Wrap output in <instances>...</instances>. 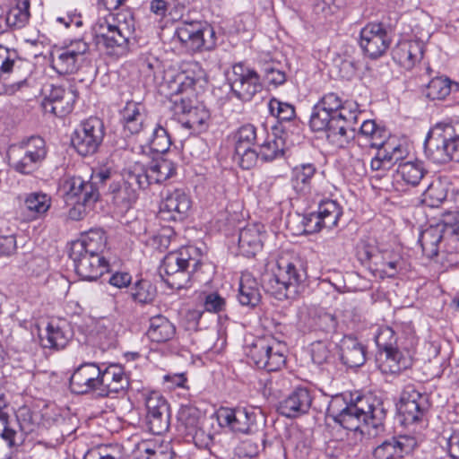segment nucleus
Segmentation results:
<instances>
[{
	"instance_id": "obj_22",
	"label": "nucleus",
	"mask_w": 459,
	"mask_h": 459,
	"mask_svg": "<svg viewBox=\"0 0 459 459\" xmlns=\"http://www.w3.org/2000/svg\"><path fill=\"white\" fill-rule=\"evenodd\" d=\"M76 273L85 281H96L108 270V263L102 255L84 254L78 255L70 252Z\"/></svg>"
},
{
	"instance_id": "obj_62",
	"label": "nucleus",
	"mask_w": 459,
	"mask_h": 459,
	"mask_svg": "<svg viewBox=\"0 0 459 459\" xmlns=\"http://www.w3.org/2000/svg\"><path fill=\"white\" fill-rule=\"evenodd\" d=\"M145 407L147 412L167 411L169 410L165 398L158 392H151L145 397Z\"/></svg>"
},
{
	"instance_id": "obj_44",
	"label": "nucleus",
	"mask_w": 459,
	"mask_h": 459,
	"mask_svg": "<svg viewBox=\"0 0 459 459\" xmlns=\"http://www.w3.org/2000/svg\"><path fill=\"white\" fill-rule=\"evenodd\" d=\"M30 0H16L5 16L7 26L13 30L24 28L30 18Z\"/></svg>"
},
{
	"instance_id": "obj_21",
	"label": "nucleus",
	"mask_w": 459,
	"mask_h": 459,
	"mask_svg": "<svg viewBox=\"0 0 459 459\" xmlns=\"http://www.w3.org/2000/svg\"><path fill=\"white\" fill-rule=\"evenodd\" d=\"M174 109L177 114H181L182 126L194 134H200L206 130L210 112L204 106L193 107L190 101L184 99L174 100Z\"/></svg>"
},
{
	"instance_id": "obj_56",
	"label": "nucleus",
	"mask_w": 459,
	"mask_h": 459,
	"mask_svg": "<svg viewBox=\"0 0 459 459\" xmlns=\"http://www.w3.org/2000/svg\"><path fill=\"white\" fill-rule=\"evenodd\" d=\"M171 141L167 129L158 124L154 127L150 140L151 149L157 153H164L169 149Z\"/></svg>"
},
{
	"instance_id": "obj_40",
	"label": "nucleus",
	"mask_w": 459,
	"mask_h": 459,
	"mask_svg": "<svg viewBox=\"0 0 459 459\" xmlns=\"http://www.w3.org/2000/svg\"><path fill=\"white\" fill-rule=\"evenodd\" d=\"M287 142L284 128L273 127V135L260 146V158L264 161H272L284 154Z\"/></svg>"
},
{
	"instance_id": "obj_12",
	"label": "nucleus",
	"mask_w": 459,
	"mask_h": 459,
	"mask_svg": "<svg viewBox=\"0 0 459 459\" xmlns=\"http://www.w3.org/2000/svg\"><path fill=\"white\" fill-rule=\"evenodd\" d=\"M246 354L258 368L277 371L286 362L284 347L273 340L259 338L247 347Z\"/></svg>"
},
{
	"instance_id": "obj_51",
	"label": "nucleus",
	"mask_w": 459,
	"mask_h": 459,
	"mask_svg": "<svg viewBox=\"0 0 459 459\" xmlns=\"http://www.w3.org/2000/svg\"><path fill=\"white\" fill-rule=\"evenodd\" d=\"M452 82L445 76L433 78L427 86V97L431 100H444L451 92Z\"/></svg>"
},
{
	"instance_id": "obj_11",
	"label": "nucleus",
	"mask_w": 459,
	"mask_h": 459,
	"mask_svg": "<svg viewBox=\"0 0 459 459\" xmlns=\"http://www.w3.org/2000/svg\"><path fill=\"white\" fill-rule=\"evenodd\" d=\"M204 419L203 412L192 405H183L178 412V433L199 448H206L212 441V436L203 427Z\"/></svg>"
},
{
	"instance_id": "obj_1",
	"label": "nucleus",
	"mask_w": 459,
	"mask_h": 459,
	"mask_svg": "<svg viewBox=\"0 0 459 459\" xmlns=\"http://www.w3.org/2000/svg\"><path fill=\"white\" fill-rule=\"evenodd\" d=\"M359 106L343 100L334 92L325 94L314 106L309 126L313 131H327V138L343 148L355 136V126L359 115Z\"/></svg>"
},
{
	"instance_id": "obj_15",
	"label": "nucleus",
	"mask_w": 459,
	"mask_h": 459,
	"mask_svg": "<svg viewBox=\"0 0 459 459\" xmlns=\"http://www.w3.org/2000/svg\"><path fill=\"white\" fill-rule=\"evenodd\" d=\"M228 80L232 93L238 99L244 101L251 100L263 88L260 75L257 72L242 63L232 66V71Z\"/></svg>"
},
{
	"instance_id": "obj_47",
	"label": "nucleus",
	"mask_w": 459,
	"mask_h": 459,
	"mask_svg": "<svg viewBox=\"0 0 459 459\" xmlns=\"http://www.w3.org/2000/svg\"><path fill=\"white\" fill-rule=\"evenodd\" d=\"M318 310L319 307L316 306L306 304L299 306L296 314L298 328L304 333L315 331Z\"/></svg>"
},
{
	"instance_id": "obj_45",
	"label": "nucleus",
	"mask_w": 459,
	"mask_h": 459,
	"mask_svg": "<svg viewBox=\"0 0 459 459\" xmlns=\"http://www.w3.org/2000/svg\"><path fill=\"white\" fill-rule=\"evenodd\" d=\"M26 62L21 58L13 48L0 45V78H6L13 73L19 72Z\"/></svg>"
},
{
	"instance_id": "obj_25",
	"label": "nucleus",
	"mask_w": 459,
	"mask_h": 459,
	"mask_svg": "<svg viewBox=\"0 0 459 459\" xmlns=\"http://www.w3.org/2000/svg\"><path fill=\"white\" fill-rule=\"evenodd\" d=\"M377 367L383 374L398 375L411 365L410 352L402 345L386 351H378Z\"/></svg>"
},
{
	"instance_id": "obj_18",
	"label": "nucleus",
	"mask_w": 459,
	"mask_h": 459,
	"mask_svg": "<svg viewBox=\"0 0 459 459\" xmlns=\"http://www.w3.org/2000/svg\"><path fill=\"white\" fill-rule=\"evenodd\" d=\"M359 44L370 58H377L389 48L391 37L383 24L369 22L360 30Z\"/></svg>"
},
{
	"instance_id": "obj_57",
	"label": "nucleus",
	"mask_w": 459,
	"mask_h": 459,
	"mask_svg": "<svg viewBox=\"0 0 459 459\" xmlns=\"http://www.w3.org/2000/svg\"><path fill=\"white\" fill-rule=\"evenodd\" d=\"M25 205L29 211L42 214L50 207V197L43 193H30L25 199Z\"/></svg>"
},
{
	"instance_id": "obj_54",
	"label": "nucleus",
	"mask_w": 459,
	"mask_h": 459,
	"mask_svg": "<svg viewBox=\"0 0 459 459\" xmlns=\"http://www.w3.org/2000/svg\"><path fill=\"white\" fill-rule=\"evenodd\" d=\"M361 259L370 262L376 266V271L379 272V268L385 265V259L390 256L391 253L388 251H380L377 247L370 244H364L359 251Z\"/></svg>"
},
{
	"instance_id": "obj_48",
	"label": "nucleus",
	"mask_w": 459,
	"mask_h": 459,
	"mask_svg": "<svg viewBox=\"0 0 459 459\" xmlns=\"http://www.w3.org/2000/svg\"><path fill=\"white\" fill-rule=\"evenodd\" d=\"M93 331L103 346L112 344L117 336L116 324L111 318L103 317L99 319L94 325Z\"/></svg>"
},
{
	"instance_id": "obj_26",
	"label": "nucleus",
	"mask_w": 459,
	"mask_h": 459,
	"mask_svg": "<svg viewBox=\"0 0 459 459\" xmlns=\"http://www.w3.org/2000/svg\"><path fill=\"white\" fill-rule=\"evenodd\" d=\"M416 446V439L411 436L394 437L378 445L373 451V456L376 459L402 458L411 453Z\"/></svg>"
},
{
	"instance_id": "obj_49",
	"label": "nucleus",
	"mask_w": 459,
	"mask_h": 459,
	"mask_svg": "<svg viewBox=\"0 0 459 459\" xmlns=\"http://www.w3.org/2000/svg\"><path fill=\"white\" fill-rule=\"evenodd\" d=\"M156 296V288L147 280H139L131 288L132 299L141 304L152 302Z\"/></svg>"
},
{
	"instance_id": "obj_14",
	"label": "nucleus",
	"mask_w": 459,
	"mask_h": 459,
	"mask_svg": "<svg viewBox=\"0 0 459 459\" xmlns=\"http://www.w3.org/2000/svg\"><path fill=\"white\" fill-rule=\"evenodd\" d=\"M175 34L191 51L210 50L216 44L213 28L200 22H181L178 25Z\"/></svg>"
},
{
	"instance_id": "obj_63",
	"label": "nucleus",
	"mask_w": 459,
	"mask_h": 459,
	"mask_svg": "<svg viewBox=\"0 0 459 459\" xmlns=\"http://www.w3.org/2000/svg\"><path fill=\"white\" fill-rule=\"evenodd\" d=\"M240 459H255L259 454V446L252 439H245L236 448Z\"/></svg>"
},
{
	"instance_id": "obj_32",
	"label": "nucleus",
	"mask_w": 459,
	"mask_h": 459,
	"mask_svg": "<svg viewBox=\"0 0 459 459\" xmlns=\"http://www.w3.org/2000/svg\"><path fill=\"white\" fill-rule=\"evenodd\" d=\"M341 360L350 368H358L366 361L365 347L351 335H345L339 343Z\"/></svg>"
},
{
	"instance_id": "obj_6",
	"label": "nucleus",
	"mask_w": 459,
	"mask_h": 459,
	"mask_svg": "<svg viewBox=\"0 0 459 459\" xmlns=\"http://www.w3.org/2000/svg\"><path fill=\"white\" fill-rule=\"evenodd\" d=\"M48 154L45 140L39 135L25 137L7 149L9 165L16 172L30 175L43 163Z\"/></svg>"
},
{
	"instance_id": "obj_13",
	"label": "nucleus",
	"mask_w": 459,
	"mask_h": 459,
	"mask_svg": "<svg viewBox=\"0 0 459 459\" xmlns=\"http://www.w3.org/2000/svg\"><path fill=\"white\" fill-rule=\"evenodd\" d=\"M262 418L261 410L252 406L221 408L217 412V420L221 427L245 434L255 431L258 420Z\"/></svg>"
},
{
	"instance_id": "obj_55",
	"label": "nucleus",
	"mask_w": 459,
	"mask_h": 459,
	"mask_svg": "<svg viewBox=\"0 0 459 459\" xmlns=\"http://www.w3.org/2000/svg\"><path fill=\"white\" fill-rule=\"evenodd\" d=\"M149 429L155 435L166 432L169 427V410L146 413Z\"/></svg>"
},
{
	"instance_id": "obj_53",
	"label": "nucleus",
	"mask_w": 459,
	"mask_h": 459,
	"mask_svg": "<svg viewBox=\"0 0 459 459\" xmlns=\"http://www.w3.org/2000/svg\"><path fill=\"white\" fill-rule=\"evenodd\" d=\"M256 140V130L253 125L247 124L240 126L233 134L234 149L240 150L253 148Z\"/></svg>"
},
{
	"instance_id": "obj_9",
	"label": "nucleus",
	"mask_w": 459,
	"mask_h": 459,
	"mask_svg": "<svg viewBox=\"0 0 459 459\" xmlns=\"http://www.w3.org/2000/svg\"><path fill=\"white\" fill-rule=\"evenodd\" d=\"M176 172L173 161L158 158L152 160L147 166L136 161L128 166L127 179L136 183L139 188L145 189L152 184H160L170 178Z\"/></svg>"
},
{
	"instance_id": "obj_29",
	"label": "nucleus",
	"mask_w": 459,
	"mask_h": 459,
	"mask_svg": "<svg viewBox=\"0 0 459 459\" xmlns=\"http://www.w3.org/2000/svg\"><path fill=\"white\" fill-rule=\"evenodd\" d=\"M72 337L73 332L68 322L52 320L48 324L40 340L43 347L59 350L64 349Z\"/></svg>"
},
{
	"instance_id": "obj_23",
	"label": "nucleus",
	"mask_w": 459,
	"mask_h": 459,
	"mask_svg": "<svg viewBox=\"0 0 459 459\" xmlns=\"http://www.w3.org/2000/svg\"><path fill=\"white\" fill-rule=\"evenodd\" d=\"M100 368L95 363L80 365L70 377V387L74 393L87 394L99 391Z\"/></svg>"
},
{
	"instance_id": "obj_37",
	"label": "nucleus",
	"mask_w": 459,
	"mask_h": 459,
	"mask_svg": "<svg viewBox=\"0 0 459 459\" xmlns=\"http://www.w3.org/2000/svg\"><path fill=\"white\" fill-rule=\"evenodd\" d=\"M428 173L422 161L401 162L395 171L394 180L397 184L416 186Z\"/></svg>"
},
{
	"instance_id": "obj_36",
	"label": "nucleus",
	"mask_w": 459,
	"mask_h": 459,
	"mask_svg": "<svg viewBox=\"0 0 459 459\" xmlns=\"http://www.w3.org/2000/svg\"><path fill=\"white\" fill-rule=\"evenodd\" d=\"M261 286L250 273H243L239 280L238 300L240 305L255 307L261 302Z\"/></svg>"
},
{
	"instance_id": "obj_28",
	"label": "nucleus",
	"mask_w": 459,
	"mask_h": 459,
	"mask_svg": "<svg viewBox=\"0 0 459 459\" xmlns=\"http://www.w3.org/2000/svg\"><path fill=\"white\" fill-rule=\"evenodd\" d=\"M312 404V396L308 389L299 387L280 402L279 412L288 418H296L306 414Z\"/></svg>"
},
{
	"instance_id": "obj_39",
	"label": "nucleus",
	"mask_w": 459,
	"mask_h": 459,
	"mask_svg": "<svg viewBox=\"0 0 459 459\" xmlns=\"http://www.w3.org/2000/svg\"><path fill=\"white\" fill-rule=\"evenodd\" d=\"M176 334V326L166 316L157 315L150 318L146 335L157 343L170 341Z\"/></svg>"
},
{
	"instance_id": "obj_24",
	"label": "nucleus",
	"mask_w": 459,
	"mask_h": 459,
	"mask_svg": "<svg viewBox=\"0 0 459 459\" xmlns=\"http://www.w3.org/2000/svg\"><path fill=\"white\" fill-rule=\"evenodd\" d=\"M427 409V399L413 387H406L401 396L398 407L404 422L415 423L419 421Z\"/></svg>"
},
{
	"instance_id": "obj_19",
	"label": "nucleus",
	"mask_w": 459,
	"mask_h": 459,
	"mask_svg": "<svg viewBox=\"0 0 459 459\" xmlns=\"http://www.w3.org/2000/svg\"><path fill=\"white\" fill-rule=\"evenodd\" d=\"M77 97V91L73 86L65 89L61 86L51 85L49 90H45L42 106L46 112L64 117L73 110Z\"/></svg>"
},
{
	"instance_id": "obj_31",
	"label": "nucleus",
	"mask_w": 459,
	"mask_h": 459,
	"mask_svg": "<svg viewBox=\"0 0 459 459\" xmlns=\"http://www.w3.org/2000/svg\"><path fill=\"white\" fill-rule=\"evenodd\" d=\"M107 245V236L101 229H91L72 243V254L102 255Z\"/></svg>"
},
{
	"instance_id": "obj_30",
	"label": "nucleus",
	"mask_w": 459,
	"mask_h": 459,
	"mask_svg": "<svg viewBox=\"0 0 459 459\" xmlns=\"http://www.w3.org/2000/svg\"><path fill=\"white\" fill-rule=\"evenodd\" d=\"M128 385V379L120 366L110 365L105 369L100 368L99 395L108 396L112 393L117 394L127 388Z\"/></svg>"
},
{
	"instance_id": "obj_43",
	"label": "nucleus",
	"mask_w": 459,
	"mask_h": 459,
	"mask_svg": "<svg viewBox=\"0 0 459 459\" xmlns=\"http://www.w3.org/2000/svg\"><path fill=\"white\" fill-rule=\"evenodd\" d=\"M444 228L445 225L430 226L421 232L419 243L427 257L432 258L438 254V245L443 238Z\"/></svg>"
},
{
	"instance_id": "obj_3",
	"label": "nucleus",
	"mask_w": 459,
	"mask_h": 459,
	"mask_svg": "<svg viewBox=\"0 0 459 459\" xmlns=\"http://www.w3.org/2000/svg\"><path fill=\"white\" fill-rule=\"evenodd\" d=\"M97 43L102 46L108 55L125 56L129 49L135 22L129 12H119L100 19L94 25Z\"/></svg>"
},
{
	"instance_id": "obj_60",
	"label": "nucleus",
	"mask_w": 459,
	"mask_h": 459,
	"mask_svg": "<svg viewBox=\"0 0 459 459\" xmlns=\"http://www.w3.org/2000/svg\"><path fill=\"white\" fill-rule=\"evenodd\" d=\"M258 157L260 155L253 148H247L235 150L233 160L243 169H250L255 166Z\"/></svg>"
},
{
	"instance_id": "obj_59",
	"label": "nucleus",
	"mask_w": 459,
	"mask_h": 459,
	"mask_svg": "<svg viewBox=\"0 0 459 459\" xmlns=\"http://www.w3.org/2000/svg\"><path fill=\"white\" fill-rule=\"evenodd\" d=\"M316 324L315 331L318 330L327 333H335L338 327L336 316L322 307H319Z\"/></svg>"
},
{
	"instance_id": "obj_35",
	"label": "nucleus",
	"mask_w": 459,
	"mask_h": 459,
	"mask_svg": "<svg viewBox=\"0 0 459 459\" xmlns=\"http://www.w3.org/2000/svg\"><path fill=\"white\" fill-rule=\"evenodd\" d=\"M452 184L446 178H437L422 193L421 203L431 208L439 207L448 200Z\"/></svg>"
},
{
	"instance_id": "obj_33",
	"label": "nucleus",
	"mask_w": 459,
	"mask_h": 459,
	"mask_svg": "<svg viewBox=\"0 0 459 459\" xmlns=\"http://www.w3.org/2000/svg\"><path fill=\"white\" fill-rule=\"evenodd\" d=\"M264 227L260 224L247 225L238 236L239 252L247 257L255 256L263 247Z\"/></svg>"
},
{
	"instance_id": "obj_2",
	"label": "nucleus",
	"mask_w": 459,
	"mask_h": 459,
	"mask_svg": "<svg viewBox=\"0 0 459 459\" xmlns=\"http://www.w3.org/2000/svg\"><path fill=\"white\" fill-rule=\"evenodd\" d=\"M334 420L342 428L357 431L364 427L377 432L383 428L385 413L378 401L368 396L358 395L346 403L342 397H335L330 403Z\"/></svg>"
},
{
	"instance_id": "obj_52",
	"label": "nucleus",
	"mask_w": 459,
	"mask_h": 459,
	"mask_svg": "<svg viewBox=\"0 0 459 459\" xmlns=\"http://www.w3.org/2000/svg\"><path fill=\"white\" fill-rule=\"evenodd\" d=\"M268 108L271 115L275 117L279 122H290L296 117L293 105L282 102L276 98H272L269 100Z\"/></svg>"
},
{
	"instance_id": "obj_17",
	"label": "nucleus",
	"mask_w": 459,
	"mask_h": 459,
	"mask_svg": "<svg viewBox=\"0 0 459 459\" xmlns=\"http://www.w3.org/2000/svg\"><path fill=\"white\" fill-rule=\"evenodd\" d=\"M89 48L88 43L82 39L72 41L52 54V67L60 74L75 73L84 62Z\"/></svg>"
},
{
	"instance_id": "obj_38",
	"label": "nucleus",
	"mask_w": 459,
	"mask_h": 459,
	"mask_svg": "<svg viewBox=\"0 0 459 459\" xmlns=\"http://www.w3.org/2000/svg\"><path fill=\"white\" fill-rule=\"evenodd\" d=\"M316 173V168L312 163H302L291 169L290 183L292 189L299 195L310 194L312 179Z\"/></svg>"
},
{
	"instance_id": "obj_5",
	"label": "nucleus",
	"mask_w": 459,
	"mask_h": 459,
	"mask_svg": "<svg viewBox=\"0 0 459 459\" xmlns=\"http://www.w3.org/2000/svg\"><path fill=\"white\" fill-rule=\"evenodd\" d=\"M200 264L198 249L192 246L169 252L162 260L160 274L172 289L181 290L188 287L191 273Z\"/></svg>"
},
{
	"instance_id": "obj_4",
	"label": "nucleus",
	"mask_w": 459,
	"mask_h": 459,
	"mask_svg": "<svg viewBox=\"0 0 459 459\" xmlns=\"http://www.w3.org/2000/svg\"><path fill=\"white\" fill-rule=\"evenodd\" d=\"M307 273L299 258L281 255L272 269L266 290L279 300L295 299L300 292Z\"/></svg>"
},
{
	"instance_id": "obj_41",
	"label": "nucleus",
	"mask_w": 459,
	"mask_h": 459,
	"mask_svg": "<svg viewBox=\"0 0 459 459\" xmlns=\"http://www.w3.org/2000/svg\"><path fill=\"white\" fill-rule=\"evenodd\" d=\"M128 167L124 171V181L113 182L109 191L113 195V201L116 204L128 208L137 198L136 190L140 189L136 183H130L127 179Z\"/></svg>"
},
{
	"instance_id": "obj_7",
	"label": "nucleus",
	"mask_w": 459,
	"mask_h": 459,
	"mask_svg": "<svg viewBox=\"0 0 459 459\" xmlns=\"http://www.w3.org/2000/svg\"><path fill=\"white\" fill-rule=\"evenodd\" d=\"M426 157L436 164L459 161V134L451 125L432 127L424 142Z\"/></svg>"
},
{
	"instance_id": "obj_46",
	"label": "nucleus",
	"mask_w": 459,
	"mask_h": 459,
	"mask_svg": "<svg viewBox=\"0 0 459 459\" xmlns=\"http://www.w3.org/2000/svg\"><path fill=\"white\" fill-rule=\"evenodd\" d=\"M316 212L322 221L323 226L326 229H332L337 225L342 217V208L337 201L325 199L319 204Z\"/></svg>"
},
{
	"instance_id": "obj_16",
	"label": "nucleus",
	"mask_w": 459,
	"mask_h": 459,
	"mask_svg": "<svg viewBox=\"0 0 459 459\" xmlns=\"http://www.w3.org/2000/svg\"><path fill=\"white\" fill-rule=\"evenodd\" d=\"M104 137V125L98 117H90L81 123L72 137V144L82 156L93 154Z\"/></svg>"
},
{
	"instance_id": "obj_42",
	"label": "nucleus",
	"mask_w": 459,
	"mask_h": 459,
	"mask_svg": "<svg viewBox=\"0 0 459 459\" xmlns=\"http://www.w3.org/2000/svg\"><path fill=\"white\" fill-rule=\"evenodd\" d=\"M144 118V107L140 102L128 101L121 110V119L124 124V128L132 134L141 132Z\"/></svg>"
},
{
	"instance_id": "obj_34",
	"label": "nucleus",
	"mask_w": 459,
	"mask_h": 459,
	"mask_svg": "<svg viewBox=\"0 0 459 459\" xmlns=\"http://www.w3.org/2000/svg\"><path fill=\"white\" fill-rule=\"evenodd\" d=\"M134 455L137 459H172L173 456L169 444L160 437L140 441L135 446Z\"/></svg>"
},
{
	"instance_id": "obj_64",
	"label": "nucleus",
	"mask_w": 459,
	"mask_h": 459,
	"mask_svg": "<svg viewBox=\"0 0 459 459\" xmlns=\"http://www.w3.org/2000/svg\"><path fill=\"white\" fill-rule=\"evenodd\" d=\"M204 306L206 311L218 313L224 310L226 301L221 295L212 292L205 296Z\"/></svg>"
},
{
	"instance_id": "obj_20",
	"label": "nucleus",
	"mask_w": 459,
	"mask_h": 459,
	"mask_svg": "<svg viewBox=\"0 0 459 459\" xmlns=\"http://www.w3.org/2000/svg\"><path fill=\"white\" fill-rule=\"evenodd\" d=\"M191 207L189 196L181 189L167 190L160 204L159 215L164 221H183Z\"/></svg>"
},
{
	"instance_id": "obj_61",
	"label": "nucleus",
	"mask_w": 459,
	"mask_h": 459,
	"mask_svg": "<svg viewBox=\"0 0 459 459\" xmlns=\"http://www.w3.org/2000/svg\"><path fill=\"white\" fill-rule=\"evenodd\" d=\"M195 79L187 75L186 72H180L169 82V88L170 89L171 94H179L191 89L195 85Z\"/></svg>"
},
{
	"instance_id": "obj_27",
	"label": "nucleus",
	"mask_w": 459,
	"mask_h": 459,
	"mask_svg": "<svg viewBox=\"0 0 459 459\" xmlns=\"http://www.w3.org/2000/svg\"><path fill=\"white\" fill-rule=\"evenodd\" d=\"M424 54V42L420 39H402L392 51L393 59L404 69L410 70L419 63Z\"/></svg>"
},
{
	"instance_id": "obj_10",
	"label": "nucleus",
	"mask_w": 459,
	"mask_h": 459,
	"mask_svg": "<svg viewBox=\"0 0 459 459\" xmlns=\"http://www.w3.org/2000/svg\"><path fill=\"white\" fill-rule=\"evenodd\" d=\"M385 131L377 126L374 120H365L359 126L358 133L355 132V144L351 148V157L356 163L358 175L367 174L364 162V156L369 155L372 148H379L384 144Z\"/></svg>"
},
{
	"instance_id": "obj_8",
	"label": "nucleus",
	"mask_w": 459,
	"mask_h": 459,
	"mask_svg": "<svg viewBox=\"0 0 459 459\" xmlns=\"http://www.w3.org/2000/svg\"><path fill=\"white\" fill-rule=\"evenodd\" d=\"M64 190L68 201L74 199L69 211V217L74 221L82 219L92 209L100 196L95 184L80 177L66 179Z\"/></svg>"
},
{
	"instance_id": "obj_58",
	"label": "nucleus",
	"mask_w": 459,
	"mask_h": 459,
	"mask_svg": "<svg viewBox=\"0 0 459 459\" xmlns=\"http://www.w3.org/2000/svg\"><path fill=\"white\" fill-rule=\"evenodd\" d=\"M389 163L393 167L396 162L403 160L408 152L405 146L402 143H397L395 140L384 141V144L380 146Z\"/></svg>"
},
{
	"instance_id": "obj_50",
	"label": "nucleus",
	"mask_w": 459,
	"mask_h": 459,
	"mask_svg": "<svg viewBox=\"0 0 459 459\" xmlns=\"http://www.w3.org/2000/svg\"><path fill=\"white\" fill-rule=\"evenodd\" d=\"M375 342L378 348V351H390L401 344L394 330L387 325L379 326L375 334Z\"/></svg>"
}]
</instances>
